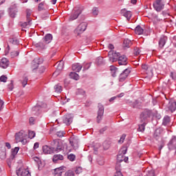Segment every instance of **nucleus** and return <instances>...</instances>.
<instances>
[{"mask_svg": "<svg viewBox=\"0 0 176 176\" xmlns=\"http://www.w3.org/2000/svg\"><path fill=\"white\" fill-rule=\"evenodd\" d=\"M116 170L115 176H123L122 171H120V164H116Z\"/></svg>", "mask_w": 176, "mask_h": 176, "instance_id": "bb28decb", "label": "nucleus"}, {"mask_svg": "<svg viewBox=\"0 0 176 176\" xmlns=\"http://www.w3.org/2000/svg\"><path fill=\"white\" fill-rule=\"evenodd\" d=\"M109 60L111 63H116L119 60L120 53L116 52L113 50H110L108 53Z\"/></svg>", "mask_w": 176, "mask_h": 176, "instance_id": "f03ea898", "label": "nucleus"}, {"mask_svg": "<svg viewBox=\"0 0 176 176\" xmlns=\"http://www.w3.org/2000/svg\"><path fill=\"white\" fill-rule=\"evenodd\" d=\"M46 70V68L44 66H42L39 67V69L37 70L38 74H43L45 71Z\"/></svg>", "mask_w": 176, "mask_h": 176, "instance_id": "de8ad7c7", "label": "nucleus"}, {"mask_svg": "<svg viewBox=\"0 0 176 176\" xmlns=\"http://www.w3.org/2000/svg\"><path fill=\"white\" fill-rule=\"evenodd\" d=\"M36 47L37 49H40V50H43V49H46L47 47V44L42 39L40 42L35 44Z\"/></svg>", "mask_w": 176, "mask_h": 176, "instance_id": "2eb2a0df", "label": "nucleus"}, {"mask_svg": "<svg viewBox=\"0 0 176 176\" xmlns=\"http://www.w3.org/2000/svg\"><path fill=\"white\" fill-rule=\"evenodd\" d=\"M3 100L0 99V111H2V109H3Z\"/></svg>", "mask_w": 176, "mask_h": 176, "instance_id": "e2e57ef3", "label": "nucleus"}, {"mask_svg": "<svg viewBox=\"0 0 176 176\" xmlns=\"http://www.w3.org/2000/svg\"><path fill=\"white\" fill-rule=\"evenodd\" d=\"M0 67L3 69L8 67H9V60H8V58H3L0 62Z\"/></svg>", "mask_w": 176, "mask_h": 176, "instance_id": "f3484780", "label": "nucleus"}, {"mask_svg": "<svg viewBox=\"0 0 176 176\" xmlns=\"http://www.w3.org/2000/svg\"><path fill=\"white\" fill-rule=\"evenodd\" d=\"M133 45V43L131 42V40L129 38H125L123 42V47L126 49V47L129 48L130 46Z\"/></svg>", "mask_w": 176, "mask_h": 176, "instance_id": "a878e982", "label": "nucleus"}, {"mask_svg": "<svg viewBox=\"0 0 176 176\" xmlns=\"http://www.w3.org/2000/svg\"><path fill=\"white\" fill-rule=\"evenodd\" d=\"M118 64L119 65H127V56L126 55H120L118 58Z\"/></svg>", "mask_w": 176, "mask_h": 176, "instance_id": "4468645a", "label": "nucleus"}, {"mask_svg": "<svg viewBox=\"0 0 176 176\" xmlns=\"http://www.w3.org/2000/svg\"><path fill=\"white\" fill-rule=\"evenodd\" d=\"M103 146H104V149H105L107 151V149H109L110 145H109V144H108L107 142H104L103 143Z\"/></svg>", "mask_w": 176, "mask_h": 176, "instance_id": "864d4df0", "label": "nucleus"}, {"mask_svg": "<svg viewBox=\"0 0 176 176\" xmlns=\"http://www.w3.org/2000/svg\"><path fill=\"white\" fill-rule=\"evenodd\" d=\"M51 146L52 147V150L56 153H58V152H61V151H64V145L63 144V142L61 140H58L57 139L54 140L51 142Z\"/></svg>", "mask_w": 176, "mask_h": 176, "instance_id": "f257e3e1", "label": "nucleus"}, {"mask_svg": "<svg viewBox=\"0 0 176 176\" xmlns=\"http://www.w3.org/2000/svg\"><path fill=\"white\" fill-rule=\"evenodd\" d=\"M153 8L157 12H162L164 9V3L162 2V0H155Z\"/></svg>", "mask_w": 176, "mask_h": 176, "instance_id": "0eeeda50", "label": "nucleus"}, {"mask_svg": "<svg viewBox=\"0 0 176 176\" xmlns=\"http://www.w3.org/2000/svg\"><path fill=\"white\" fill-rule=\"evenodd\" d=\"M110 72H111L113 78H115V77H116V75H118V74L119 73V70L118 69V68L116 67L111 66L110 67Z\"/></svg>", "mask_w": 176, "mask_h": 176, "instance_id": "4be33fe9", "label": "nucleus"}, {"mask_svg": "<svg viewBox=\"0 0 176 176\" xmlns=\"http://www.w3.org/2000/svg\"><path fill=\"white\" fill-rule=\"evenodd\" d=\"M171 123V118H170L169 116H166L163 119V122L162 124L164 126H167V124H170Z\"/></svg>", "mask_w": 176, "mask_h": 176, "instance_id": "cd10ccee", "label": "nucleus"}, {"mask_svg": "<svg viewBox=\"0 0 176 176\" xmlns=\"http://www.w3.org/2000/svg\"><path fill=\"white\" fill-rule=\"evenodd\" d=\"M30 16H31V11L27 10V15H26L27 20H31V18H30Z\"/></svg>", "mask_w": 176, "mask_h": 176, "instance_id": "13d9d810", "label": "nucleus"}, {"mask_svg": "<svg viewBox=\"0 0 176 176\" xmlns=\"http://www.w3.org/2000/svg\"><path fill=\"white\" fill-rule=\"evenodd\" d=\"M135 34L136 35H142L144 34V29L141 28V25H138L135 28Z\"/></svg>", "mask_w": 176, "mask_h": 176, "instance_id": "b1692460", "label": "nucleus"}, {"mask_svg": "<svg viewBox=\"0 0 176 176\" xmlns=\"http://www.w3.org/2000/svg\"><path fill=\"white\" fill-rule=\"evenodd\" d=\"M16 175L18 176H31L30 170L23 167H21L18 170H16Z\"/></svg>", "mask_w": 176, "mask_h": 176, "instance_id": "6e6552de", "label": "nucleus"}, {"mask_svg": "<svg viewBox=\"0 0 176 176\" xmlns=\"http://www.w3.org/2000/svg\"><path fill=\"white\" fill-rule=\"evenodd\" d=\"M10 43H12V45H19L20 42L17 38H10Z\"/></svg>", "mask_w": 176, "mask_h": 176, "instance_id": "f704fd0d", "label": "nucleus"}, {"mask_svg": "<svg viewBox=\"0 0 176 176\" xmlns=\"http://www.w3.org/2000/svg\"><path fill=\"white\" fill-rule=\"evenodd\" d=\"M8 12L10 16H11L12 19H14V17H16V14H17V12H19L16 4L13 3L12 5H11L9 8Z\"/></svg>", "mask_w": 176, "mask_h": 176, "instance_id": "1a4fd4ad", "label": "nucleus"}, {"mask_svg": "<svg viewBox=\"0 0 176 176\" xmlns=\"http://www.w3.org/2000/svg\"><path fill=\"white\" fill-rule=\"evenodd\" d=\"M27 83H28V78L24 77L23 80L22 81L23 87H25V86H27Z\"/></svg>", "mask_w": 176, "mask_h": 176, "instance_id": "a19ab883", "label": "nucleus"}, {"mask_svg": "<svg viewBox=\"0 0 176 176\" xmlns=\"http://www.w3.org/2000/svg\"><path fill=\"white\" fill-rule=\"evenodd\" d=\"M103 63H104V58L98 57L96 59V63L98 64V65H101V64H102Z\"/></svg>", "mask_w": 176, "mask_h": 176, "instance_id": "ea45409f", "label": "nucleus"}, {"mask_svg": "<svg viewBox=\"0 0 176 176\" xmlns=\"http://www.w3.org/2000/svg\"><path fill=\"white\" fill-rule=\"evenodd\" d=\"M45 9V2H41L38 4V10L41 11Z\"/></svg>", "mask_w": 176, "mask_h": 176, "instance_id": "c03bdc74", "label": "nucleus"}, {"mask_svg": "<svg viewBox=\"0 0 176 176\" xmlns=\"http://www.w3.org/2000/svg\"><path fill=\"white\" fill-rule=\"evenodd\" d=\"M152 116V111L145 109L140 114V122H144L146 123L148 119Z\"/></svg>", "mask_w": 176, "mask_h": 176, "instance_id": "7ed1b4c3", "label": "nucleus"}, {"mask_svg": "<svg viewBox=\"0 0 176 176\" xmlns=\"http://www.w3.org/2000/svg\"><path fill=\"white\" fill-rule=\"evenodd\" d=\"M166 42H167V36H162L159 41V46L162 48L164 47V45H166Z\"/></svg>", "mask_w": 176, "mask_h": 176, "instance_id": "6ab92c4d", "label": "nucleus"}, {"mask_svg": "<svg viewBox=\"0 0 176 176\" xmlns=\"http://www.w3.org/2000/svg\"><path fill=\"white\" fill-rule=\"evenodd\" d=\"M55 93H61L63 91V87L60 84H57L54 87Z\"/></svg>", "mask_w": 176, "mask_h": 176, "instance_id": "2f4dec72", "label": "nucleus"}, {"mask_svg": "<svg viewBox=\"0 0 176 176\" xmlns=\"http://www.w3.org/2000/svg\"><path fill=\"white\" fill-rule=\"evenodd\" d=\"M75 173L76 174H80V173H82V167H77L75 170Z\"/></svg>", "mask_w": 176, "mask_h": 176, "instance_id": "6e6d98bb", "label": "nucleus"}, {"mask_svg": "<svg viewBox=\"0 0 176 176\" xmlns=\"http://www.w3.org/2000/svg\"><path fill=\"white\" fill-rule=\"evenodd\" d=\"M170 76L172 77V79H173L174 80H176V74L175 73L171 72Z\"/></svg>", "mask_w": 176, "mask_h": 176, "instance_id": "69168bd1", "label": "nucleus"}, {"mask_svg": "<svg viewBox=\"0 0 176 176\" xmlns=\"http://www.w3.org/2000/svg\"><path fill=\"white\" fill-rule=\"evenodd\" d=\"M43 41H44L47 45H49L52 41H53V35L51 34H47L43 38Z\"/></svg>", "mask_w": 176, "mask_h": 176, "instance_id": "aec40b11", "label": "nucleus"}, {"mask_svg": "<svg viewBox=\"0 0 176 176\" xmlns=\"http://www.w3.org/2000/svg\"><path fill=\"white\" fill-rule=\"evenodd\" d=\"M82 14V10H74V11H73V12L72 13V14L69 16V21H74V20H76V19H78V17H79V15H80Z\"/></svg>", "mask_w": 176, "mask_h": 176, "instance_id": "9b49d317", "label": "nucleus"}, {"mask_svg": "<svg viewBox=\"0 0 176 176\" xmlns=\"http://www.w3.org/2000/svg\"><path fill=\"white\" fill-rule=\"evenodd\" d=\"M57 137H59V138H63L64 137V131H58L56 132Z\"/></svg>", "mask_w": 176, "mask_h": 176, "instance_id": "3c124183", "label": "nucleus"}, {"mask_svg": "<svg viewBox=\"0 0 176 176\" xmlns=\"http://www.w3.org/2000/svg\"><path fill=\"white\" fill-rule=\"evenodd\" d=\"M169 148H176V137L173 136L168 143Z\"/></svg>", "mask_w": 176, "mask_h": 176, "instance_id": "c85d7f7f", "label": "nucleus"}, {"mask_svg": "<svg viewBox=\"0 0 176 176\" xmlns=\"http://www.w3.org/2000/svg\"><path fill=\"white\" fill-rule=\"evenodd\" d=\"M160 130L157 129L154 133V138H156L157 140V137H159V135H157V133H159Z\"/></svg>", "mask_w": 176, "mask_h": 176, "instance_id": "0e129e2a", "label": "nucleus"}, {"mask_svg": "<svg viewBox=\"0 0 176 176\" xmlns=\"http://www.w3.org/2000/svg\"><path fill=\"white\" fill-rule=\"evenodd\" d=\"M36 134L34 131H29V138H30V140H32V138H34Z\"/></svg>", "mask_w": 176, "mask_h": 176, "instance_id": "49530a36", "label": "nucleus"}, {"mask_svg": "<svg viewBox=\"0 0 176 176\" xmlns=\"http://www.w3.org/2000/svg\"><path fill=\"white\" fill-rule=\"evenodd\" d=\"M89 68H90V65H89V63H87L86 66L83 67V71H86V69H89Z\"/></svg>", "mask_w": 176, "mask_h": 176, "instance_id": "774afa93", "label": "nucleus"}, {"mask_svg": "<svg viewBox=\"0 0 176 176\" xmlns=\"http://www.w3.org/2000/svg\"><path fill=\"white\" fill-rule=\"evenodd\" d=\"M132 105L133 108H138V107H140V102H138V100H135L133 102Z\"/></svg>", "mask_w": 176, "mask_h": 176, "instance_id": "8fccbe9b", "label": "nucleus"}, {"mask_svg": "<svg viewBox=\"0 0 176 176\" xmlns=\"http://www.w3.org/2000/svg\"><path fill=\"white\" fill-rule=\"evenodd\" d=\"M52 160L54 163H57L58 160H64V156L60 154L54 155Z\"/></svg>", "mask_w": 176, "mask_h": 176, "instance_id": "393cba45", "label": "nucleus"}, {"mask_svg": "<svg viewBox=\"0 0 176 176\" xmlns=\"http://www.w3.org/2000/svg\"><path fill=\"white\" fill-rule=\"evenodd\" d=\"M98 108V110L97 113L96 122L97 123H100L102 120V118L104 117V106L99 103Z\"/></svg>", "mask_w": 176, "mask_h": 176, "instance_id": "39448f33", "label": "nucleus"}, {"mask_svg": "<svg viewBox=\"0 0 176 176\" xmlns=\"http://www.w3.org/2000/svg\"><path fill=\"white\" fill-rule=\"evenodd\" d=\"M14 88V87L13 85V80H11V82L8 85V89L10 91H12Z\"/></svg>", "mask_w": 176, "mask_h": 176, "instance_id": "a18cd8bd", "label": "nucleus"}, {"mask_svg": "<svg viewBox=\"0 0 176 176\" xmlns=\"http://www.w3.org/2000/svg\"><path fill=\"white\" fill-rule=\"evenodd\" d=\"M148 176H155V170H151L148 173Z\"/></svg>", "mask_w": 176, "mask_h": 176, "instance_id": "052dcab7", "label": "nucleus"}, {"mask_svg": "<svg viewBox=\"0 0 176 176\" xmlns=\"http://www.w3.org/2000/svg\"><path fill=\"white\" fill-rule=\"evenodd\" d=\"M83 68V65H80V63H74L72 65V69L74 72H80Z\"/></svg>", "mask_w": 176, "mask_h": 176, "instance_id": "a211bd4d", "label": "nucleus"}, {"mask_svg": "<svg viewBox=\"0 0 176 176\" xmlns=\"http://www.w3.org/2000/svg\"><path fill=\"white\" fill-rule=\"evenodd\" d=\"M55 173V174H58L59 176H61V174H63V171L61 170V169H60V168H56Z\"/></svg>", "mask_w": 176, "mask_h": 176, "instance_id": "603ef678", "label": "nucleus"}, {"mask_svg": "<svg viewBox=\"0 0 176 176\" xmlns=\"http://www.w3.org/2000/svg\"><path fill=\"white\" fill-rule=\"evenodd\" d=\"M19 53L20 52L19 51L11 52V53H10L11 58H14V57H17V56H19Z\"/></svg>", "mask_w": 176, "mask_h": 176, "instance_id": "58836bf2", "label": "nucleus"}, {"mask_svg": "<svg viewBox=\"0 0 176 176\" xmlns=\"http://www.w3.org/2000/svg\"><path fill=\"white\" fill-rule=\"evenodd\" d=\"M0 157L2 159L6 158V149L5 148H3V151L0 149Z\"/></svg>", "mask_w": 176, "mask_h": 176, "instance_id": "e433bc0d", "label": "nucleus"}, {"mask_svg": "<svg viewBox=\"0 0 176 176\" xmlns=\"http://www.w3.org/2000/svg\"><path fill=\"white\" fill-rule=\"evenodd\" d=\"M142 69H144L145 71H148V65H145V64H144V65H142Z\"/></svg>", "mask_w": 176, "mask_h": 176, "instance_id": "338daca9", "label": "nucleus"}, {"mask_svg": "<svg viewBox=\"0 0 176 176\" xmlns=\"http://www.w3.org/2000/svg\"><path fill=\"white\" fill-rule=\"evenodd\" d=\"M141 123L142 124H139L138 131H140L141 133H144L145 131V126H146V122H141Z\"/></svg>", "mask_w": 176, "mask_h": 176, "instance_id": "c756f323", "label": "nucleus"}, {"mask_svg": "<svg viewBox=\"0 0 176 176\" xmlns=\"http://www.w3.org/2000/svg\"><path fill=\"white\" fill-rule=\"evenodd\" d=\"M43 151L45 155H52V153H54L53 151V147H50L47 145L43 146Z\"/></svg>", "mask_w": 176, "mask_h": 176, "instance_id": "dca6fc26", "label": "nucleus"}, {"mask_svg": "<svg viewBox=\"0 0 176 176\" xmlns=\"http://www.w3.org/2000/svg\"><path fill=\"white\" fill-rule=\"evenodd\" d=\"M130 72H131V70L130 69L127 68L125 69L122 73L120 74L119 76V81L120 82H124L126 79H127V76L130 74Z\"/></svg>", "mask_w": 176, "mask_h": 176, "instance_id": "9d476101", "label": "nucleus"}, {"mask_svg": "<svg viewBox=\"0 0 176 176\" xmlns=\"http://www.w3.org/2000/svg\"><path fill=\"white\" fill-rule=\"evenodd\" d=\"M67 159L70 161V162H75V160L76 159V155H75L74 154H69L67 155Z\"/></svg>", "mask_w": 176, "mask_h": 176, "instance_id": "c9c22d12", "label": "nucleus"}, {"mask_svg": "<svg viewBox=\"0 0 176 176\" xmlns=\"http://www.w3.org/2000/svg\"><path fill=\"white\" fill-rule=\"evenodd\" d=\"M121 13L124 17H126V19H127V20H130V19H131V12L126 11V10H122Z\"/></svg>", "mask_w": 176, "mask_h": 176, "instance_id": "5701e85b", "label": "nucleus"}, {"mask_svg": "<svg viewBox=\"0 0 176 176\" xmlns=\"http://www.w3.org/2000/svg\"><path fill=\"white\" fill-rule=\"evenodd\" d=\"M19 151H20L19 147H15L14 149H12V153L14 156L16 153H19Z\"/></svg>", "mask_w": 176, "mask_h": 176, "instance_id": "79ce46f5", "label": "nucleus"}, {"mask_svg": "<svg viewBox=\"0 0 176 176\" xmlns=\"http://www.w3.org/2000/svg\"><path fill=\"white\" fill-rule=\"evenodd\" d=\"M92 13L94 16H97L98 14V10L97 9V8H93Z\"/></svg>", "mask_w": 176, "mask_h": 176, "instance_id": "4d7b16f0", "label": "nucleus"}, {"mask_svg": "<svg viewBox=\"0 0 176 176\" xmlns=\"http://www.w3.org/2000/svg\"><path fill=\"white\" fill-rule=\"evenodd\" d=\"M7 80H8V77L6 76L3 75L0 77V82H3L4 83H6Z\"/></svg>", "mask_w": 176, "mask_h": 176, "instance_id": "09e8293b", "label": "nucleus"}, {"mask_svg": "<svg viewBox=\"0 0 176 176\" xmlns=\"http://www.w3.org/2000/svg\"><path fill=\"white\" fill-rule=\"evenodd\" d=\"M57 64L56 71H55L54 74H60V71H62L63 68H64V61L60 60Z\"/></svg>", "mask_w": 176, "mask_h": 176, "instance_id": "412c9836", "label": "nucleus"}, {"mask_svg": "<svg viewBox=\"0 0 176 176\" xmlns=\"http://www.w3.org/2000/svg\"><path fill=\"white\" fill-rule=\"evenodd\" d=\"M176 110V102L170 100L166 107V111L174 112Z\"/></svg>", "mask_w": 176, "mask_h": 176, "instance_id": "f8f14e48", "label": "nucleus"}, {"mask_svg": "<svg viewBox=\"0 0 176 176\" xmlns=\"http://www.w3.org/2000/svg\"><path fill=\"white\" fill-rule=\"evenodd\" d=\"M124 138H126V135H122L118 142H121V144L123 143V142L124 141Z\"/></svg>", "mask_w": 176, "mask_h": 176, "instance_id": "680f3d73", "label": "nucleus"}, {"mask_svg": "<svg viewBox=\"0 0 176 176\" xmlns=\"http://www.w3.org/2000/svg\"><path fill=\"white\" fill-rule=\"evenodd\" d=\"M86 28H87V23L85 22L81 23L74 30V33L79 36L80 34H83L85 31H86Z\"/></svg>", "mask_w": 176, "mask_h": 176, "instance_id": "20e7f679", "label": "nucleus"}, {"mask_svg": "<svg viewBox=\"0 0 176 176\" xmlns=\"http://www.w3.org/2000/svg\"><path fill=\"white\" fill-rule=\"evenodd\" d=\"M28 25H31V19H27V22H23L21 24V26L23 28H27Z\"/></svg>", "mask_w": 176, "mask_h": 176, "instance_id": "72a5a7b5", "label": "nucleus"}, {"mask_svg": "<svg viewBox=\"0 0 176 176\" xmlns=\"http://www.w3.org/2000/svg\"><path fill=\"white\" fill-rule=\"evenodd\" d=\"M65 176H75V173L72 170H67L65 173Z\"/></svg>", "mask_w": 176, "mask_h": 176, "instance_id": "37998d69", "label": "nucleus"}, {"mask_svg": "<svg viewBox=\"0 0 176 176\" xmlns=\"http://www.w3.org/2000/svg\"><path fill=\"white\" fill-rule=\"evenodd\" d=\"M140 53H141V50H140V48H136L134 50L135 56H139Z\"/></svg>", "mask_w": 176, "mask_h": 176, "instance_id": "5fc2aeb1", "label": "nucleus"}, {"mask_svg": "<svg viewBox=\"0 0 176 176\" xmlns=\"http://www.w3.org/2000/svg\"><path fill=\"white\" fill-rule=\"evenodd\" d=\"M32 63L34 64V65H35V64H36V65H39L40 64H43V58H35L33 60Z\"/></svg>", "mask_w": 176, "mask_h": 176, "instance_id": "7c9ffc66", "label": "nucleus"}, {"mask_svg": "<svg viewBox=\"0 0 176 176\" xmlns=\"http://www.w3.org/2000/svg\"><path fill=\"white\" fill-rule=\"evenodd\" d=\"M69 76L74 80H79V74H76V72H71Z\"/></svg>", "mask_w": 176, "mask_h": 176, "instance_id": "473e14b6", "label": "nucleus"}, {"mask_svg": "<svg viewBox=\"0 0 176 176\" xmlns=\"http://www.w3.org/2000/svg\"><path fill=\"white\" fill-rule=\"evenodd\" d=\"M27 137V134L24 130H21L15 134V140L16 142H24V138Z\"/></svg>", "mask_w": 176, "mask_h": 176, "instance_id": "423d86ee", "label": "nucleus"}, {"mask_svg": "<svg viewBox=\"0 0 176 176\" xmlns=\"http://www.w3.org/2000/svg\"><path fill=\"white\" fill-rule=\"evenodd\" d=\"M72 120H74V116L72 114H67L63 117V123L67 126H69L72 123Z\"/></svg>", "mask_w": 176, "mask_h": 176, "instance_id": "ddd939ff", "label": "nucleus"}, {"mask_svg": "<svg viewBox=\"0 0 176 176\" xmlns=\"http://www.w3.org/2000/svg\"><path fill=\"white\" fill-rule=\"evenodd\" d=\"M124 157V156L123 155V154H119L118 155L117 160H118V164L119 163H122V162H123Z\"/></svg>", "mask_w": 176, "mask_h": 176, "instance_id": "4c0bfd02", "label": "nucleus"}, {"mask_svg": "<svg viewBox=\"0 0 176 176\" xmlns=\"http://www.w3.org/2000/svg\"><path fill=\"white\" fill-rule=\"evenodd\" d=\"M34 122H35V118H34V117L30 118L29 119L30 124H34Z\"/></svg>", "mask_w": 176, "mask_h": 176, "instance_id": "bf43d9fd", "label": "nucleus"}]
</instances>
